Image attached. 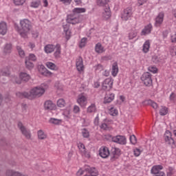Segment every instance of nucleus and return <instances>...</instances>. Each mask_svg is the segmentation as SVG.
<instances>
[{"label":"nucleus","instance_id":"nucleus-1","mask_svg":"<svg viewBox=\"0 0 176 176\" xmlns=\"http://www.w3.org/2000/svg\"><path fill=\"white\" fill-rule=\"evenodd\" d=\"M47 85L44 83L41 85V87H36L33 88L30 93L18 92L16 95L19 98H28L29 100H32V98H36V97H42V96L45 94V89H47Z\"/></svg>","mask_w":176,"mask_h":176},{"label":"nucleus","instance_id":"nucleus-2","mask_svg":"<svg viewBox=\"0 0 176 176\" xmlns=\"http://www.w3.org/2000/svg\"><path fill=\"white\" fill-rule=\"evenodd\" d=\"M19 25L14 24V29L22 38H27V36L30 33V31L32 30V23L28 19H21L19 23Z\"/></svg>","mask_w":176,"mask_h":176},{"label":"nucleus","instance_id":"nucleus-3","mask_svg":"<svg viewBox=\"0 0 176 176\" xmlns=\"http://www.w3.org/2000/svg\"><path fill=\"white\" fill-rule=\"evenodd\" d=\"M140 79L142 82H143L144 85L147 86L148 87H151V86H153L152 74H151V73H144L141 76Z\"/></svg>","mask_w":176,"mask_h":176},{"label":"nucleus","instance_id":"nucleus-4","mask_svg":"<svg viewBox=\"0 0 176 176\" xmlns=\"http://www.w3.org/2000/svg\"><path fill=\"white\" fill-rule=\"evenodd\" d=\"M77 146L82 157H85V159H90L91 157L90 153L89 152V151H87V149H86V146L83 143L78 142L77 144Z\"/></svg>","mask_w":176,"mask_h":176},{"label":"nucleus","instance_id":"nucleus-5","mask_svg":"<svg viewBox=\"0 0 176 176\" xmlns=\"http://www.w3.org/2000/svg\"><path fill=\"white\" fill-rule=\"evenodd\" d=\"M17 126L23 135H24L27 140H31V131L27 129L21 122H19Z\"/></svg>","mask_w":176,"mask_h":176},{"label":"nucleus","instance_id":"nucleus-6","mask_svg":"<svg viewBox=\"0 0 176 176\" xmlns=\"http://www.w3.org/2000/svg\"><path fill=\"white\" fill-rule=\"evenodd\" d=\"M66 21L68 24H78V23L80 22L79 15L74 12L67 15Z\"/></svg>","mask_w":176,"mask_h":176},{"label":"nucleus","instance_id":"nucleus-7","mask_svg":"<svg viewBox=\"0 0 176 176\" xmlns=\"http://www.w3.org/2000/svg\"><path fill=\"white\" fill-rule=\"evenodd\" d=\"M131 17H133V8L128 7L122 13L121 19L124 21H127V20H130Z\"/></svg>","mask_w":176,"mask_h":176},{"label":"nucleus","instance_id":"nucleus-8","mask_svg":"<svg viewBox=\"0 0 176 176\" xmlns=\"http://www.w3.org/2000/svg\"><path fill=\"white\" fill-rule=\"evenodd\" d=\"M120 148L113 147L110 153V160L111 162H115L117 159H119V156L121 155Z\"/></svg>","mask_w":176,"mask_h":176},{"label":"nucleus","instance_id":"nucleus-9","mask_svg":"<svg viewBox=\"0 0 176 176\" xmlns=\"http://www.w3.org/2000/svg\"><path fill=\"white\" fill-rule=\"evenodd\" d=\"M113 86V80L111 78H106L102 84V90H107V91H109L111 89H112Z\"/></svg>","mask_w":176,"mask_h":176},{"label":"nucleus","instance_id":"nucleus-10","mask_svg":"<svg viewBox=\"0 0 176 176\" xmlns=\"http://www.w3.org/2000/svg\"><path fill=\"white\" fill-rule=\"evenodd\" d=\"M111 140L113 142H115L116 144H119L120 145H126V144L127 143L126 136L120 135L113 136L111 138Z\"/></svg>","mask_w":176,"mask_h":176},{"label":"nucleus","instance_id":"nucleus-11","mask_svg":"<svg viewBox=\"0 0 176 176\" xmlns=\"http://www.w3.org/2000/svg\"><path fill=\"white\" fill-rule=\"evenodd\" d=\"M77 103L81 108H86V105H87V96H86L85 94L78 95L77 98Z\"/></svg>","mask_w":176,"mask_h":176},{"label":"nucleus","instance_id":"nucleus-12","mask_svg":"<svg viewBox=\"0 0 176 176\" xmlns=\"http://www.w3.org/2000/svg\"><path fill=\"white\" fill-rule=\"evenodd\" d=\"M111 155L109 152V148L107 146H102L99 150V156L102 157V159H107Z\"/></svg>","mask_w":176,"mask_h":176},{"label":"nucleus","instance_id":"nucleus-13","mask_svg":"<svg viewBox=\"0 0 176 176\" xmlns=\"http://www.w3.org/2000/svg\"><path fill=\"white\" fill-rule=\"evenodd\" d=\"M2 76H10V67H6L0 70V82L5 83V81L2 80Z\"/></svg>","mask_w":176,"mask_h":176},{"label":"nucleus","instance_id":"nucleus-14","mask_svg":"<svg viewBox=\"0 0 176 176\" xmlns=\"http://www.w3.org/2000/svg\"><path fill=\"white\" fill-rule=\"evenodd\" d=\"M76 66L78 72H83L85 71V65H83V58L81 56L76 60Z\"/></svg>","mask_w":176,"mask_h":176},{"label":"nucleus","instance_id":"nucleus-15","mask_svg":"<svg viewBox=\"0 0 176 176\" xmlns=\"http://www.w3.org/2000/svg\"><path fill=\"white\" fill-rule=\"evenodd\" d=\"M164 20V12H161L158 14L157 17L155 18V27H160L162 24H163V21Z\"/></svg>","mask_w":176,"mask_h":176},{"label":"nucleus","instance_id":"nucleus-16","mask_svg":"<svg viewBox=\"0 0 176 176\" xmlns=\"http://www.w3.org/2000/svg\"><path fill=\"white\" fill-rule=\"evenodd\" d=\"M161 170H163V166L155 165L151 168V173L154 175H159L160 173H164Z\"/></svg>","mask_w":176,"mask_h":176},{"label":"nucleus","instance_id":"nucleus-17","mask_svg":"<svg viewBox=\"0 0 176 176\" xmlns=\"http://www.w3.org/2000/svg\"><path fill=\"white\" fill-rule=\"evenodd\" d=\"M69 27L70 25L69 23L63 25V32L65 33L67 41H69L72 35V32H71V30L69 29Z\"/></svg>","mask_w":176,"mask_h":176},{"label":"nucleus","instance_id":"nucleus-18","mask_svg":"<svg viewBox=\"0 0 176 176\" xmlns=\"http://www.w3.org/2000/svg\"><path fill=\"white\" fill-rule=\"evenodd\" d=\"M153 30V27L152 26L151 23H149L144 26V29L142 30L140 35L145 36L148 35V34H151L152 32V30Z\"/></svg>","mask_w":176,"mask_h":176},{"label":"nucleus","instance_id":"nucleus-19","mask_svg":"<svg viewBox=\"0 0 176 176\" xmlns=\"http://www.w3.org/2000/svg\"><path fill=\"white\" fill-rule=\"evenodd\" d=\"M113 100H115V94L107 92L104 98V104H109Z\"/></svg>","mask_w":176,"mask_h":176},{"label":"nucleus","instance_id":"nucleus-20","mask_svg":"<svg viewBox=\"0 0 176 176\" xmlns=\"http://www.w3.org/2000/svg\"><path fill=\"white\" fill-rule=\"evenodd\" d=\"M56 50V45L53 44H47L44 47V52L47 54H50L51 53H53Z\"/></svg>","mask_w":176,"mask_h":176},{"label":"nucleus","instance_id":"nucleus-21","mask_svg":"<svg viewBox=\"0 0 176 176\" xmlns=\"http://www.w3.org/2000/svg\"><path fill=\"white\" fill-rule=\"evenodd\" d=\"M44 108L47 110L53 111L56 108V104L52 100H47L44 103Z\"/></svg>","mask_w":176,"mask_h":176},{"label":"nucleus","instance_id":"nucleus-22","mask_svg":"<svg viewBox=\"0 0 176 176\" xmlns=\"http://www.w3.org/2000/svg\"><path fill=\"white\" fill-rule=\"evenodd\" d=\"M95 52L96 53H98V54H101L102 53H104L105 52V47H104V46H102V45L101 44V43H98L97 44H96L95 45Z\"/></svg>","mask_w":176,"mask_h":176},{"label":"nucleus","instance_id":"nucleus-23","mask_svg":"<svg viewBox=\"0 0 176 176\" xmlns=\"http://www.w3.org/2000/svg\"><path fill=\"white\" fill-rule=\"evenodd\" d=\"M119 73V66L118 62H114L111 66V74L112 76H116Z\"/></svg>","mask_w":176,"mask_h":176},{"label":"nucleus","instance_id":"nucleus-24","mask_svg":"<svg viewBox=\"0 0 176 176\" xmlns=\"http://www.w3.org/2000/svg\"><path fill=\"white\" fill-rule=\"evenodd\" d=\"M8 32V25L6 22L0 23V34L1 35H6Z\"/></svg>","mask_w":176,"mask_h":176},{"label":"nucleus","instance_id":"nucleus-25","mask_svg":"<svg viewBox=\"0 0 176 176\" xmlns=\"http://www.w3.org/2000/svg\"><path fill=\"white\" fill-rule=\"evenodd\" d=\"M12 49H13V46L12 45V43H8L4 45L3 52L4 54H10V53H12Z\"/></svg>","mask_w":176,"mask_h":176},{"label":"nucleus","instance_id":"nucleus-26","mask_svg":"<svg viewBox=\"0 0 176 176\" xmlns=\"http://www.w3.org/2000/svg\"><path fill=\"white\" fill-rule=\"evenodd\" d=\"M55 50H56L54 53L55 58H60L61 56V45L60 44H56Z\"/></svg>","mask_w":176,"mask_h":176},{"label":"nucleus","instance_id":"nucleus-27","mask_svg":"<svg viewBox=\"0 0 176 176\" xmlns=\"http://www.w3.org/2000/svg\"><path fill=\"white\" fill-rule=\"evenodd\" d=\"M19 78L21 79V81L22 80L23 82H28L30 79H31V76H30V74L24 72L20 73Z\"/></svg>","mask_w":176,"mask_h":176},{"label":"nucleus","instance_id":"nucleus-28","mask_svg":"<svg viewBox=\"0 0 176 176\" xmlns=\"http://www.w3.org/2000/svg\"><path fill=\"white\" fill-rule=\"evenodd\" d=\"M97 112V106L95 103L91 104L87 109V113H96Z\"/></svg>","mask_w":176,"mask_h":176},{"label":"nucleus","instance_id":"nucleus-29","mask_svg":"<svg viewBox=\"0 0 176 176\" xmlns=\"http://www.w3.org/2000/svg\"><path fill=\"white\" fill-rule=\"evenodd\" d=\"M103 123L101 124V125L100 126V129L102 130H104L105 131L109 130V124L108 123L109 122V123L112 122V120H104Z\"/></svg>","mask_w":176,"mask_h":176},{"label":"nucleus","instance_id":"nucleus-30","mask_svg":"<svg viewBox=\"0 0 176 176\" xmlns=\"http://www.w3.org/2000/svg\"><path fill=\"white\" fill-rule=\"evenodd\" d=\"M150 47H151V43L149 42V40H147L145 41V43L143 45V48H142L143 53H148V52H149Z\"/></svg>","mask_w":176,"mask_h":176},{"label":"nucleus","instance_id":"nucleus-31","mask_svg":"<svg viewBox=\"0 0 176 176\" xmlns=\"http://www.w3.org/2000/svg\"><path fill=\"white\" fill-rule=\"evenodd\" d=\"M166 176H176V170L175 168L169 166L166 170Z\"/></svg>","mask_w":176,"mask_h":176},{"label":"nucleus","instance_id":"nucleus-32","mask_svg":"<svg viewBox=\"0 0 176 176\" xmlns=\"http://www.w3.org/2000/svg\"><path fill=\"white\" fill-rule=\"evenodd\" d=\"M45 65L49 68V69H52L53 71L58 70V67H57V65L52 62H47Z\"/></svg>","mask_w":176,"mask_h":176},{"label":"nucleus","instance_id":"nucleus-33","mask_svg":"<svg viewBox=\"0 0 176 176\" xmlns=\"http://www.w3.org/2000/svg\"><path fill=\"white\" fill-rule=\"evenodd\" d=\"M16 48L21 58H24V57H25V52L24 51V50H23L21 46L19 45H17Z\"/></svg>","mask_w":176,"mask_h":176},{"label":"nucleus","instance_id":"nucleus-34","mask_svg":"<svg viewBox=\"0 0 176 176\" xmlns=\"http://www.w3.org/2000/svg\"><path fill=\"white\" fill-rule=\"evenodd\" d=\"M37 135L38 140H46V138H47V135L41 129L37 131Z\"/></svg>","mask_w":176,"mask_h":176},{"label":"nucleus","instance_id":"nucleus-35","mask_svg":"<svg viewBox=\"0 0 176 176\" xmlns=\"http://www.w3.org/2000/svg\"><path fill=\"white\" fill-rule=\"evenodd\" d=\"M103 17L106 20H108V19L111 17V9L109 8V7L104 8V10L103 12Z\"/></svg>","mask_w":176,"mask_h":176},{"label":"nucleus","instance_id":"nucleus-36","mask_svg":"<svg viewBox=\"0 0 176 176\" xmlns=\"http://www.w3.org/2000/svg\"><path fill=\"white\" fill-rule=\"evenodd\" d=\"M86 12V8H76L73 9L72 13L74 14H80V13H85Z\"/></svg>","mask_w":176,"mask_h":176},{"label":"nucleus","instance_id":"nucleus-37","mask_svg":"<svg viewBox=\"0 0 176 176\" xmlns=\"http://www.w3.org/2000/svg\"><path fill=\"white\" fill-rule=\"evenodd\" d=\"M169 135L170 136L165 135V142H166V144H168L169 145H171L174 144V139L171 138V133L170 132H169Z\"/></svg>","mask_w":176,"mask_h":176},{"label":"nucleus","instance_id":"nucleus-38","mask_svg":"<svg viewBox=\"0 0 176 176\" xmlns=\"http://www.w3.org/2000/svg\"><path fill=\"white\" fill-rule=\"evenodd\" d=\"M40 72L41 75H43V76H52V72H50V71L47 70L46 68H43L41 70H40Z\"/></svg>","mask_w":176,"mask_h":176},{"label":"nucleus","instance_id":"nucleus-39","mask_svg":"<svg viewBox=\"0 0 176 176\" xmlns=\"http://www.w3.org/2000/svg\"><path fill=\"white\" fill-rule=\"evenodd\" d=\"M137 30H131L129 33V39L131 40V39H134V38H135L137 36Z\"/></svg>","mask_w":176,"mask_h":176},{"label":"nucleus","instance_id":"nucleus-40","mask_svg":"<svg viewBox=\"0 0 176 176\" xmlns=\"http://www.w3.org/2000/svg\"><path fill=\"white\" fill-rule=\"evenodd\" d=\"M81 133L84 138H89L90 137V132L85 128L81 129Z\"/></svg>","mask_w":176,"mask_h":176},{"label":"nucleus","instance_id":"nucleus-41","mask_svg":"<svg viewBox=\"0 0 176 176\" xmlns=\"http://www.w3.org/2000/svg\"><path fill=\"white\" fill-rule=\"evenodd\" d=\"M6 176H20V173L12 170H8L6 172Z\"/></svg>","mask_w":176,"mask_h":176},{"label":"nucleus","instance_id":"nucleus-42","mask_svg":"<svg viewBox=\"0 0 176 176\" xmlns=\"http://www.w3.org/2000/svg\"><path fill=\"white\" fill-rule=\"evenodd\" d=\"M65 100L63 98L58 100L56 103L57 107H58L59 108H64V107H65Z\"/></svg>","mask_w":176,"mask_h":176},{"label":"nucleus","instance_id":"nucleus-43","mask_svg":"<svg viewBox=\"0 0 176 176\" xmlns=\"http://www.w3.org/2000/svg\"><path fill=\"white\" fill-rule=\"evenodd\" d=\"M25 64L28 69H32V68H34V63L30 60H28V58H25Z\"/></svg>","mask_w":176,"mask_h":176},{"label":"nucleus","instance_id":"nucleus-44","mask_svg":"<svg viewBox=\"0 0 176 176\" xmlns=\"http://www.w3.org/2000/svg\"><path fill=\"white\" fill-rule=\"evenodd\" d=\"M109 2V0H97L96 3L98 6H105L106 5H108V3Z\"/></svg>","mask_w":176,"mask_h":176},{"label":"nucleus","instance_id":"nucleus-45","mask_svg":"<svg viewBox=\"0 0 176 176\" xmlns=\"http://www.w3.org/2000/svg\"><path fill=\"white\" fill-rule=\"evenodd\" d=\"M11 81L13 83H16V85H21V78H19L17 76H12L11 77Z\"/></svg>","mask_w":176,"mask_h":176},{"label":"nucleus","instance_id":"nucleus-46","mask_svg":"<svg viewBox=\"0 0 176 176\" xmlns=\"http://www.w3.org/2000/svg\"><path fill=\"white\" fill-rule=\"evenodd\" d=\"M50 123H52V124H61V123H63V120L50 118Z\"/></svg>","mask_w":176,"mask_h":176},{"label":"nucleus","instance_id":"nucleus-47","mask_svg":"<svg viewBox=\"0 0 176 176\" xmlns=\"http://www.w3.org/2000/svg\"><path fill=\"white\" fill-rule=\"evenodd\" d=\"M41 6V0H37V1H32L30 3V7L31 8H39V6Z\"/></svg>","mask_w":176,"mask_h":176},{"label":"nucleus","instance_id":"nucleus-48","mask_svg":"<svg viewBox=\"0 0 176 176\" xmlns=\"http://www.w3.org/2000/svg\"><path fill=\"white\" fill-rule=\"evenodd\" d=\"M168 112V109H167V107H162V108L160 110V115H161V116H164L165 115H167Z\"/></svg>","mask_w":176,"mask_h":176},{"label":"nucleus","instance_id":"nucleus-49","mask_svg":"<svg viewBox=\"0 0 176 176\" xmlns=\"http://www.w3.org/2000/svg\"><path fill=\"white\" fill-rule=\"evenodd\" d=\"M118 113V109H115L114 107H111L109 109V114L111 115V116H117Z\"/></svg>","mask_w":176,"mask_h":176},{"label":"nucleus","instance_id":"nucleus-50","mask_svg":"<svg viewBox=\"0 0 176 176\" xmlns=\"http://www.w3.org/2000/svg\"><path fill=\"white\" fill-rule=\"evenodd\" d=\"M25 1L27 0H13V2L16 6H20L21 5H24V3H25Z\"/></svg>","mask_w":176,"mask_h":176},{"label":"nucleus","instance_id":"nucleus-51","mask_svg":"<svg viewBox=\"0 0 176 176\" xmlns=\"http://www.w3.org/2000/svg\"><path fill=\"white\" fill-rule=\"evenodd\" d=\"M148 104L152 107L154 109H157V103L152 101V100H148Z\"/></svg>","mask_w":176,"mask_h":176},{"label":"nucleus","instance_id":"nucleus-52","mask_svg":"<svg viewBox=\"0 0 176 176\" xmlns=\"http://www.w3.org/2000/svg\"><path fill=\"white\" fill-rule=\"evenodd\" d=\"M141 152L142 151L138 148H133L134 156H135L136 157H138V156L141 155Z\"/></svg>","mask_w":176,"mask_h":176},{"label":"nucleus","instance_id":"nucleus-53","mask_svg":"<svg viewBox=\"0 0 176 176\" xmlns=\"http://www.w3.org/2000/svg\"><path fill=\"white\" fill-rule=\"evenodd\" d=\"M148 69L150 72H152L153 74H157V67L155 66H150L148 67Z\"/></svg>","mask_w":176,"mask_h":176},{"label":"nucleus","instance_id":"nucleus-54","mask_svg":"<svg viewBox=\"0 0 176 176\" xmlns=\"http://www.w3.org/2000/svg\"><path fill=\"white\" fill-rule=\"evenodd\" d=\"M130 142L133 145H135L137 144V138H135V135H132L130 136Z\"/></svg>","mask_w":176,"mask_h":176},{"label":"nucleus","instance_id":"nucleus-55","mask_svg":"<svg viewBox=\"0 0 176 176\" xmlns=\"http://www.w3.org/2000/svg\"><path fill=\"white\" fill-rule=\"evenodd\" d=\"M170 53L171 56L174 57V56H176V46H172L170 47Z\"/></svg>","mask_w":176,"mask_h":176},{"label":"nucleus","instance_id":"nucleus-56","mask_svg":"<svg viewBox=\"0 0 176 176\" xmlns=\"http://www.w3.org/2000/svg\"><path fill=\"white\" fill-rule=\"evenodd\" d=\"M29 61H36V56L34 54H30L28 58H27Z\"/></svg>","mask_w":176,"mask_h":176},{"label":"nucleus","instance_id":"nucleus-57","mask_svg":"<svg viewBox=\"0 0 176 176\" xmlns=\"http://www.w3.org/2000/svg\"><path fill=\"white\" fill-rule=\"evenodd\" d=\"M86 42H87V38H82L80 43V47H85L86 46Z\"/></svg>","mask_w":176,"mask_h":176},{"label":"nucleus","instance_id":"nucleus-58","mask_svg":"<svg viewBox=\"0 0 176 176\" xmlns=\"http://www.w3.org/2000/svg\"><path fill=\"white\" fill-rule=\"evenodd\" d=\"M74 113H79L80 112V107L78 105H74L73 108Z\"/></svg>","mask_w":176,"mask_h":176},{"label":"nucleus","instance_id":"nucleus-59","mask_svg":"<svg viewBox=\"0 0 176 176\" xmlns=\"http://www.w3.org/2000/svg\"><path fill=\"white\" fill-rule=\"evenodd\" d=\"M94 68L96 71H102V69H104V66H102L101 64H98L94 66Z\"/></svg>","mask_w":176,"mask_h":176},{"label":"nucleus","instance_id":"nucleus-60","mask_svg":"<svg viewBox=\"0 0 176 176\" xmlns=\"http://www.w3.org/2000/svg\"><path fill=\"white\" fill-rule=\"evenodd\" d=\"M94 123L95 126H98V124H100V117L98 115H97V116L95 118Z\"/></svg>","mask_w":176,"mask_h":176},{"label":"nucleus","instance_id":"nucleus-61","mask_svg":"<svg viewBox=\"0 0 176 176\" xmlns=\"http://www.w3.org/2000/svg\"><path fill=\"white\" fill-rule=\"evenodd\" d=\"M161 60H162V59H160V58L157 56H154L153 57V61L155 63H160Z\"/></svg>","mask_w":176,"mask_h":176},{"label":"nucleus","instance_id":"nucleus-62","mask_svg":"<svg viewBox=\"0 0 176 176\" xmlns=\"http://www.w3.org/2000/svg\"><path fill=\"white\" fill-rule=\"evenodd\" d=\"M60 2H62L64 5H71L72 0H59Z\"/></svg>","mask_w":176,"mask_h":176},{"label":"nucleus","instance_id":"nucleus-63","mask_svg":"<svg viewBox=\"0 0 176 176\" xmlns=\"http://www.w3.org/2000/svg\"><path fill=\"white\" fill-rule=\"evenodd\" d=\"M170 101L175 102V98H176V94L173 92L169 97Z\"/></svg>","mask_w":176,"mask_h":176},{"label":"nucleus","instance_id":"nucleus-64","mask_svg":"<svg viewBox=\"0 0 176 176\" xmlns=\"http://www.w3.org/2000/svg\"><path fill=\"white\" fill-rule=\"evenodd\" d=\"M170 41L173 43H175V42H176V34L171 36Z\"/></svg>","mask_w":176,"mask_h":176}]
</instances>
